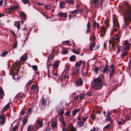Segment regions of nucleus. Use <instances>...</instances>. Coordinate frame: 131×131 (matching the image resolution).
<instances>
[{"label": "nucleus", "mask_w": 131, "mask_h": 131, "mask_svg": "<svg viewBox=\"0 0 131 131\" xmlns=\"http://www.w3.org/2000/svg\"><path fill=\"white\" fill-rule=\"evenodd\" d=\"M125 7V9L124 10L125 13L124 24L123 25V29H125L127 32L131 28L129 26V25L131 21V7L128 5H126Z\"/></svg>", "instance_id": "obj_1"}, {"label": "nucleus", "mask_w": 131, "mask_h": 131, "mask_svg": "<svg viewBox=\"0 0 131 131\" xmlns=\"http://www.w3.org/2000/svg\"><path fill=\"white\" fill-rule=\"evenodd\" d=\"M103 84L101 80L99 78L94 79L91 84V86L92 88L95 90H98L101 88Z\"/></svg>", "instance_id": "obj_2"}, {"label": "nucleus", "mask_w": 131, "mask_h": 131, "mask_svg": "<svg viewBox=\"0 0 131 131\" xmlns=\"http://www.w3.org/2000/svg\"><path fill=\"white\" fill-rule=\"evenodd\" d=\"M21 65L19 62H17L16 63L13 67L11 68L12 73L13 74V79L15 80H18L19 79V77L17 74L14 73L16 72L17 73L19 71V68Z\"/></svg>", "instance_id": "obj_3"}, {"label": "nucleus", "mask_w": 131, "mask_h": 131, "mask_svg": "<svg viewBox=\"0 0 131 131\" xmlns=\"http://www.w3.org/2000/svg\"><path fill=\"white\" fill-rule=\"evenodd\" d=\"M113 30L116 31L119 28V25L118 20L116 18V16L114 15L113 16Z\"/></svg>", "instance_id": "obj_4"}, {"label": "nucleus", "mask_w": 131, "mask_h": 131, "mask_svg": "<svg viewBox=\"0 0 131 131\" xmlns=\"http://www.w3.org/2000/svg\"><path fill=\"white\" fill-rule=\"evenodd\" d=\"M42 121V118H38L37 119L35 124L36 129H38L42 126L43 124Z\"/></svg>", "instance_id": "obj_5"}, {"label": "nucleus", "mask_w": 131, "mask_h": 131, "mask_svg": "<svg viewBox=\"0 0 131 131\" xmlns=\"http://www.w3.org/2000/svg\"><path fill=\"white\" fill-rule=\"evenodd\" d=\"M114 68L113 65L110 66H105L104 69L103 70V73H106L107 74L108 72L111 71L112 70L114 69Z\"/></svg>", "instance_id": "obj_6"}, {"label": "nucleus", "mask_w": 131, "mask_h": 131, "mask_svg": "<svg viewBox=\"0 0 131 131\" xmlns=\"http://www.w3.org/2000/svg\"><path fill=\"white\" fill-rule=\"evenodd\" d=\"M18 5H14L10 7L9 8H7L6 10V13H9L11 11L14 10L15 9L18 8Z\"/></svg>", "instance_id": "obj_7"}, {"label": "nucleus", "mask_w": 131, "mask_h": 131, "mask_svg": "<svg viewBox=\"0 0 131 131\" xmlns=\"http://www.w3.org/2000/svg\"><path fill=\"white\" fill-rule=\"evenodd\" d=\"M59 62L60 61L59 60H56L54 62L52 65L53 69L54 70L57 71V69L58 67Z\"/></svg>", "instance_id": "obj_8"}, {"label": "nucleus", "mask_w": 131, "mask_h": 131, "mask_svg": "<svg viewBox=\"0 0 131 131\" xmlns=\"http://www.w3.org/2000/svg\"><path fill=\"white\" fill-rule=\"evenodd\" d=\"M48 77H52L54 79H56L57 77V75H58L57 73L55 74L54 72L52 71V73H50L48 68Z\"/></svg>", "instance_id": "obj_9"}, {"label": "nucleus", "mask_w": 131, "mask_h": 131, "mask_svg": "<svg viewBox=\"0 0 131 131\" xmlns=\"http://www.w3.org/2000/svg\"><path fill=\"white\" fill-rule=\"evenodd\" d=\"M62 131H76L72 125H71L69 129H67L66 128H62Z\"/></svg>", "instance_id": "obj_10"}, {"label": "nucleus", "mask_w": 131, "mask_h": 131, "mask_svg": "<svg viewBox=\"0 0 131 131\" xmlns=\"http://www.w3.org/2000/svg\"><path fill=\"white\" fill-rule=\"evenodd\" d=\"M106 30V29L104 27H103L101 28L100 34L101 37H103L104 36Z\"/></svg>", "instance_id": "obj_11"}, {"label": "nucleus", "mask_w": 131, "mask_h": 131, "mask_svg": "<svg viewBox=\"0 0 131 131\" xmlns=\"http://www.w3.org/2000/svg\"><path fill=\"white\" fill-rule=\"evenodd\" d=\"M119 37L117 34L116 35L113 37L112 41L113 42H116L119 41Z\"/></svg>", "instance_id": "obj_12"}, {"label": "nucleus", "mask_w": 131, "mask_h": 131, "mask_svg": "<svg viewBox=\"0 0 131 131\" xmlns=\"http://www.w3.org/2000/svg\"><path fill=\"white\" fill-rule=\"evenodd\" d=\"M130 45V43L126 42L123 45L124 47L125 48L126 50H129V47Z\"/></svg>", "instance_id": "obj_13"}, {"label": "nucleus", "mask_w": 131, "mask_h": 131, "mask_svg": "<svg viewBox=\"0 0 131 131\" xmlns=\"http://www.w3.org/2000/svg\"><path fill=\"white\" fill-rule=\"evenodd\" d=\"M57 16L59 17H63L65 18L67 17V15L66 13H60L58 14Z\"/></svg>", "instance_id": "obj_14"}, {"label": "nucleus", "mask_w": 131, "mask_h": 131, "mask_svg": "<svg viewBox=\"0 0 131 131\" xmlns=\"http://www.w3.org/2000/svg\"><path fill=\"white\" fill-rule=\"evenodd\" d=\"M31 89L33 91H34L36 89V92L38 93L39 91V88H37L36 85L35 84L33 85L31 87Z\"/></svg>", "instance_id": "obj_15"}, {"label": "nucleus", "mask_w": 131, "mask_h": 131, "mask_svg": "<svg viewBox=\"0 0 131 131\" xmlns=\"http://www.w3.org/2000/svg\"><path fill=\"white\" fill-rule=\"evenodd\" d=\"M28 117L27 116H26L24 117L22 120L23 124L24 125L26 123L27 121Z\"/></svg>", "instance_id": "obj_16"}, {"label": "nucleus", "mask_w": 131, "mask_h": 131, "mask_svg": "<svg viewBox=\"0 0 131 131\" xmlns=\"http://www.w3.org/2000/svg\"><path fill=\"white\" fill-rule=\"evenodd\" d=\"M27 55L26 54H25L20 58V60L21 61H24L27 60Z\"/></svg>", "instance_id": "obj_17"}, {"label": "nucleus", "mask_w": 131, "mask_h": 131, "mask_svg": "<svg viewBox=\"0 0 131 131\" xmlns=\"http://www.w3.org/2000/svg\"><path fill=\"white\" fill-rule=\"evenodd\" d=\"M82 12L81 9H77L71 11V13L73 14H75L78 13H80Z\"/></svg>", "instance_id": "obj_18"}, {"label": "nucleus", "mask_w": 131, "mask_h": 131, "mask_svg": "<svg viewBox=\"0 0 131 131\" xmlns=\"http://www.w3.org/2000/svg\"><path fill=\"white\" fill-rule=\"evenodd\" d=\"M14 25L16 27L18 30L20 29V21H16L15 22Z\"/></svg>", "instance_id": "obj_19"}, {"label": "nucleus", "mask_w": 131, "mask_h": 131, "mask_svg": "<svg viewBox=\"0 0 131 131\" xmlns=\"http://www.w3.org/2000/svg\"><path fill=\"white\" fill-rule=\"evenodd\" d=\"M4 95V94L2 88L0 86V98L2 99Z\"/></svg>", "instance_id": "obj_20"}, {"label": "nucleus", "mask_w": 131, "mask_h": 131, "mask_svg": "<svg viewBox=\"0 0 131 131\" xmlns=\"http://www.w3.org/2000/svg\"><path fill=\"white\" fill-rule=\"evenodd\" d=\"M99 24L98 23H97L95 21H94L93 24V27L94 28H95L96 26L97 28L98 29L99 28Z\"/></svg>", "instance_id": "obj_21"}, {"label": "nucleus", "mask_w": 131, "mask_h": 131, "mask_svg": "<svg viewBox=\"0 0 131 131\" xmlns=\"http://www.w3.org/2000/svg\"><path fill=\"white\" fill-rule=\"evenodd\" d=\"M77 84L78 86L81 85L82 84L83 81L81 79H79L77 82Z\"/></svg>", "instance_id": "obj_22"}, {"label": "nucleus", "mask_w": 131, "mask_h": 131, "mask_svg": "<svg viewBox=\"0 0 131 131\" xmlns=\"http://www.w3.org/2000/svg\"><path fill=\"white\" fill-rule=\"evenodd\" d=\"M82 62V60H80L79 62H76L75 64V67L77 68L80 67L81 66Z\"/></svg>", "instance_id": "obj_23"}, {"label": "nucleus", "mask_w": 131, "mask_h": 131, "mask_svg": "<svg viewBox=\"0 0 131 131\" xmlns=\"http://www.w3.org/2000/svg\"><path fill=\"white\" fill-rule=\"evenodd\" d=\"M84 123V122L81 121L80 122H78L77 124V125L79 126V127H81L83 126Z\"/></svg>", "instance_id": "obj_24"}, {"label": "nucleus", "mask_w": 131, "mask_h": 131, "mask_svg": "<svg viewBox=\"0 0 131 131\" xmlns=\"http://www.w3.org/2000/svg\"><path fill=\"white\" fill-rule=\"evenodd\" d=\"M95 46V43H91L90 45V49L91 51H92L94 49Z\"/></svg>", "instance_id": "obj_25"}, {"label": "nucleus", "mask_w": 131, "mask_h": 131, "mask_svg": "<svg viewBox=\"0 0 131 131\" xmlns=\"http://www.w3.org/2000/svg\"><path fill=\"white\" fill-rule=\"evenodd\" d=\"M10 103L9 102L8 104H7L6 106L3 108V111L4 112H5L9 107L10 106L9 104Z\"/></svg>", "instance_id": "obj_26"}, {"label": "nucleus", "mask_w": 131, "mask_h": 131, "mask_svg": "<svg viewBox=\"0 0 131 131\" xmlns=\"http://www.w3.org/2000/svg\"><path fill=\"white\" fill-rule=\"evenodd\" d=\"M20 15L23 18V19H25L26 18V15L24 12H21L20 14Z\"/></svg>", "instance_id": "obj_27"}, {"label": "nucleus", "mask_w": 131, "mask_h": 131, "mask_svg": "<svg viewBox=\"0 0 131 131\" xmlns=\"http://www.w3.org/2000/svg\"><path fill=\"white\" fill-rule=\"evenodd\" d=\"M46 100L45 99L44 97H42L41 101V104L42 105L44 106V108L45 107V105L46 104Z\"/></svg>", "instance_id": "obj_28"}, {"label": "nucleus", "mask_w": 131, "mask_h": 131, "mask_svg": "<svg viewBox=\"0 0 131 131\" xmlns=\"http://www.w3.org/2000/svg\"><path fill=\"white\" fill-rule=\"evenodd\" d=\"M6 2L5 0H1L0 1V5L4 6L6 5Z\"/></svg>", "instance_id": "obj_29"}, {"label": "nucleus", "mask_w": 131, "mask_h": 131, "mask_svg": "<svg viewBox=\"0 0 131 131\" xmlns=\"http://www.w3.org/2000/svg\"><path fill=\"white\" fill-rule=\"evenodd\" d=\"M80 110V109H76L72 111V114L73 116H74Z\"/></svg>", "instance_id": "obj_30"}, {"label": "nucleus", "mask_w": 131, "mask_h": 131, "mask_svg": "<svg viewBox=\"0 0 131 131\" xmlns=\"http://www.w3.org/2000/svg\"><path fill=\"white\" fill-rule=\"evenodd\" d=\"M68 50L66 48H63L62 53L63 54H65L68 53Z\"/></svg>", "instance_id": "obj_31"}, {"label": "nucleus", "mask_w": 131, "mask_h": 131, "mask_svg": "<svg viewBox=\"0 0 131 131\" xmlns=\"http://www.w3.org/2000/svg\"><path fill=\"white\" fill-rule=\"evenodd\" d=\"M59 5L60 7L61 8H62L64 7L65 6V3L64 2H61L60 3Z\"/></svg>", "instance_id": "obj_32"}, {"label": "nucleus", "mask_w": 131, "mask_h": 131, "mask_svg": "<svg viewBox=\"0 0 131 131\" xmlns=\"http://www.w3.org/2000/svg\"><path fill=\"white\" fill-rule=\"evenodd\" d=\"M51 125L53 128H55L57 126V123L55 122H53L51 123Z\"/></svg>", "instance_id": "obj_33"}, {"label": "nucleus", "mask_w": 131, "mask_h": 131, "mask_svg": "<svg viewBox=\"0 0 131 131\" xmlns=\"http://www.w3.org/2000/svg\"><path fill=\"white\" fill-rule=\"evenodd\" d=\"M99 70V68L98 67L95 68L93 69V70L95 73L96 74H97Z\"/></svg>", "instance_id": "obj_34"}, {"label": "nucleus", "mask_w": 131, "mask_h": 131, "mask_svg": "<svg viewBox=\"0 0 131 131\" xmlns=\"http://www.w3.org/2000/svg\"><path fill=\"white\" fill-rule=\"evenodd\" d=\"M75 55L72 56L69 58V60L70 61H75Z\"/></svg>", "instance_id": "obj_35"}, {"label": "nucleus", "mask_w": 131, "mask_h": 131, "mask_svg": "<svg viewBox=\"0 0 131 131\" xmlns=\"http://www.w3.org/2000/svg\"><path fill=\"white\" fill-rule=\"evenodd\" d=\"M79 99L80 100H81L84 99V94L81 93L80 95H79Z\"/></svg>", "instance_id": "obj_36"}, {"label": "nucleus", "mask_w": 131, "mask_h": 131, "mask_svg": "<svg viewBox=\"0 0 131 131\" xmlns=\"http://www.w3.org/2000/svg\"><path fill=\"white\" fill-rule=\"evenodd\" d=\"M6 116L5 115H2L0 116V119H1L2 120H4L5 121Z\"/></svg>", "instance_id": "obj_37"}, {"label": "nucleus", "mask_w": 131, "mask_h": 131, "mask_svg": "<svg viewBox=\"0 0 131 131\" xmlns=\"http://www.w3.org/2000/svg\"><path fill=\"white\" fill-rule=\"evenodd\" d=\"M65 116H67V118L68 116H70V112L69 111H68L66 112L64 114Z\"/></svg>", "instance_id": "obj_38"}, {"label": "nucleus", "mask_w": 131, "mask_h": 131, "mask_svg": "<svg viewBox=\"0 0 131 131\" xmlns=\"http://www.w3.org/2000/svg\"><path fill=\"white\" fill-rule=\"evenodd\" d=\"M109 20L107 19H106L104 23L107 27H108L109 26Z\"/></svg>", "instance_id": "obj_39"}, {"label": "nucleus", "mask_w": 131, "mask_h": 131, "mask_svg": "<svg viewBox=\"0 0 131 131\" xmlns=\"http://www.w3.org/2000/svg\"><path fill=\"white\" fill-rule=\"evenodd\" d=\"M114 69L113 70H112L110 73L109 76L110 78H111L112 77V76L114 73Z\"/></svg>", "instance_id": "obj_40"}, {"label": "nucleus", "mask_w": 131, "mask_h": 131, "mask_svg": "<svg viewBox=\"0 0 131 131\" xmlns=\"http://www.w3.org/2000/svg\"><path fill=\"white\" fill-rule=\"evenodd\" d=\"M128 53L126 51H125L124 53L122 54L121 55V57H124L126 56Z\"/></svg>", "instance_id": "obj_41"}, {"label": "nucleus", "mask_w": 131, "mask_h": 131, "mask_svg": "<svg viewBox=\"0 0 131 131\" xmlns=\"http://www.w3.org/2000/svg\"><path fill=\"white\" fill-rule=\"evenodd\" d=\"M65 2L69 4H72L73 3V0H64Z\"/></svg>", "instance_id": "obj_42"}, {"label": "nucleus", "mask_w": 131, "mask_h": 131, "mask_svg": "<svg viewBox=\"0 0 131 131\" xmlns=\"http://www.w3.org/2000/svg\"><path fill=\"white\" fill-rule=\"evenodd\" d=\"M32 69L35 71L37 70V66L36 65H33L32 66Z\"/></svg>", "instance_id": "obj_43"}, {"label": "nucleus", "mask_w": 131, "mask_h": 131, "mask_svg": "<svg viewBox=\"0 0 131 131\" xmlns=\"http://www.w3.org/2000/svg\"><path fill=\"white\" fill-rule=\"evenodd\" d=\"M90 2L91 3L96 4L98 2V0H90Z\"/></svg>", "instance_id": "obj_44"}, {"label": "nucleus", "mask_w": 131, "mask_h": 131, "mask_svg": "<svg viewBox=\"0 0 131 131\" xmlns=\"http://www.w3.org/2000/svg\"><path fill=\"white\" fill-rule=\"evenodd\" d=\"M72 50L73 52L77 54H79L80 53V52H78L74 49H72Z\"/></svg>", "instance_id": "obj_45"}, {"label": "nucleus", "mask_w": 131, "mask_h": 131, "mask_svg": "<svg viewBox=\"0 0 131 131\" xmlns=\"http://www.w3.org/2000/svg\"><path fill=\"white\" fill-rule=\"evenodd\" d=\"M22 2L23 4H26L28 3L29 1V0H22Z\"/></svg>", "instance_id": "obj_46"}, {"label": "nucleus", "mask_w": 131, "mask_h": 131, "mask_svg": "<svg viewBox=\"0 0 131 131\" xmlns=\"http://www.w3.org/2000/svg\"><path fill=\"white\" fill-rule=\"evenodd\" d=\"M53 57L54 56L52 54V53H51L50 55L49 56V57L48 59V60H51L52 59Z\"/></svg>", "instance_id": "obj_47"}, {"label": "nucleus", "mask_w": 131, "mask_h": 131, "mask_svg": "<svg viewBox=\"0 0 131 131\" xmlns=\"http://www.w3.org/2000/svg\"><path fill=\"white\" fill-rule=\"evenodd\" d=\"M59 119L60 121L62 123L64 122V118L63 116H61L59 117Z\"/></svg>", "instance_id": "obj_48"}, {"label": "nucleus", "mask_w": 131, "mask_h": 131, "mask_svg": "<svg viewBox=\"0 0 131 131\" xmlns=\"http://www.w3.org/2000/svg\"><path fill=\"white\" fill-rule=\"evenodd\" d=\"M28 114H29L30 115L31 114L32 112V111L31 107H30L29 108L28 110Z\"/></svg>", "instance_id": "obj_49"}, {"label": "nucleus", "mask_w": 131, "mask_h": 131, "mask_svg": "<svg viewBox=\"0 0 131 131\" xmlns=\"http://www.w3.org/2000/svg\"><path fill=\"white\" fill-rule=\"evenodd\" d=\"M125 121H124L122 119H121V121H119L118 124L119 125H121L123 123L125 122Z\"/></svg>", "instance_id": "obj_50"}, {"label": "nucleus", "mask_w": 131, "mask_h": 131, "mask_svg": "<svg viewBox=\"0 0 131 131\" xmlns=\"http://www.w3.org/2000/svg\"><path fill=\"white\" fill-rule=\"evenodd\" d=\"M8 53V52L7 51H6L4 52H3L2 54V56L3 57H4Z\"/></svg>", "instance_id": "obj_51"}, {"label": "nucleus", "mask_w": 131, "mask_h": 131, "mask_svg": "<svg viewBox=\"0 0 131 131\" xmlns=\"http://www.w3.org/2000/svg\"><path fill=\"white\" fill-rule=\"evenodd\" d=\"M91 25L90 22L89 21L87 23V28H90Z\"/></svg>", "instance_id": "obj_52"}, {"label": "nucleus", "mask_w": 131, "mask_h": 131, "mask_svg": "<svg viewBox=\"0 0 131 131\" xmlns=\"http://www.w3.org/2000/svg\"><path fill=\"white\" fill-rule=\"evenodd\" d=\"M64 113V111L63 110H62L60 111L59 112V114L61 116H62L63 114Z\"/></svg>", "instance_id": "obj_53"}, {"label": "nucleus", "mask_w": 131, "mask_h": 131, "mask_svg": "<svg viewBox=\"0 0 131 131\" xmlns=\"http://www.w3.org/2000/svg\"><path fill=\"white\" fill-rule=\"evenodd\" d=\"M5 120H2L1 121H0V125L4 124L5 123Z\"/></svg>", "instance_id": "obj_54"}, {"label": "nucleus", "mask_w": 131, "mask_h": 131, "mask_svg": "<svg viewBox=\"0 0 131 131\" xmlns=\"http://www.w3.org/2000/svg\"><path fill=\"white\" fill-rule=\"evenodd\" d=\"M45 6L47 9L48 10L51 8V7L49 5H45Z\"/></svg>", "instance_id": "obj_55"}, {"label": "nucleus", "mask_w": 131, "mask_h": 131, "mask_svg": "<svg viewBox=\"0 0 131 131\" xmlns=\"http://www.w3.org/2000/svg\"><path fill=\"white\" fill-rule=\"evenodd\" d=\"M32 128L31 126H30L28 127V128L27 130L28 131H31L32 130Z\"/></svg>", "instance_id": "obj_56"}, {"label": "nucleus", "mask_w": 131, "mask_h": 131, "mask_svg": "<svg viewBox=\"0 0 131 131\" xmlns=\"http://www.w3.org/2000/svg\"><path fill=\"white\" fill-rule=\"evenodd\" d=\"M68 17H69V19L71 18L72 17H73L74 18H75L76 17V16H73L72 17V16H71V15H69Z\"/></svg>", "instance_id": "obj_57"}, {"label": "nucleus", "mask_w": 131, "mask_h": 131, "mask_svg": "<svg viewBox=\"0 0 131 131\" xmlns=\"http://www.w3.org/2000/svg\"><path fill=\"white\" fill-rule=\"evenodd\" d=\"M126 119L127 120H130L131 118V117L129 116H127L126 117Z\"/></svg>", "instance_id": "obj_58"}, {"label": "nucleus", "mask_w": 131, "mask_h": 131, "mask_svg": "<svg viewBox=\"0 0 131 131\" xmlns=\"http://www.w3.org/2000/svg\"><path fill=\"white\" fill-rule=\"evenodd\" d=\"M32 83V81H30L28 82L27 83V84L26 85V86H29Z\"/></svg>", "instance_id": "obj_59"}, {"label": "nucleus", "mask_w": 131, "mask_h": 131, "mask_svg": "<svg viewBox=\"0 0 131 131\" xmlns=\"http://www.w3.org/2000/svg\"><path fill=\"white\" fill-rule=\"evenodd\" d=\"M87 118H88V117H85L83 118H82V120H83L82 122H84V123L87 120Z\"/></svg>", "instance_id": "obj_60"}, {"label": "nucleus", "mask_w": 131, "mask_h": 131, "mask_svg": "<svg viewBox=\"0 0 131 131\" xmlns=\"http://www.w3.org/2000/svg\"><path fill=\"white\" fill-rule=\"evenodd\" d=\"M18 127L17 126H15L13 128V131H15L17 129Z\"/></svg>", "instance_id": "obj_61"}, {"label": "nucleus", "mask_w": 131, "mask_h": 131, "mask_svg": "<svg viewBox=\"0 0 131 131\" xmlns=\"http://www.w3.org/2000/svg\"><path fill=\"white\" fill-rule=\"evenodd\" d=\"M107 120L108 121L111 122L112 121V120H111V118L109 116H107Z\"/></svg>", "instance_id": "obj_62"}, {"label": "nucleus", "mask_w": 131, "mask_h": 131, "mask_svg": "<svg viewBox=\"0 0 131 131\" xmlns=\"http://www.w3.org/2000/svg\"><path fill=\"white\" fill-rule=\"evenodd\" d=\"M17 43H15L14 44V45H13V48H16L17 47Z\"/></svg>", "instance_id": "obj_63"}, {"label": "nucleus", "mask_w": 131, "mask_h": 131, "mask_svg": "<svg viewBox=\"0 0 131 131\" xmlns=\"http://www.w3.org/2000/svg\"><path fill=\"white\" fill-rule=\"evenodd\" d=\"M91 117L93 119H95V117L94 115H91Z\"/></svg>", "instance_id": "obj_64"}]
</instances>
